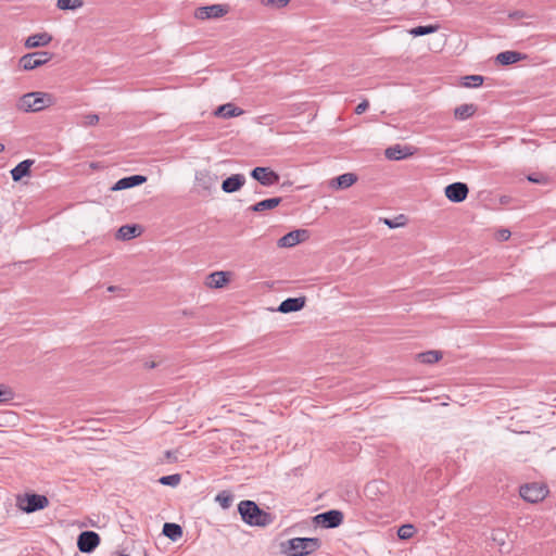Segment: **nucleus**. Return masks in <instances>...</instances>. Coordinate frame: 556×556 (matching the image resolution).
I'll return each instance as SVG.
<instances>
[{
    "mask_svg": "<svg viewBox=\"0 0 556 556\" xmlns=\"http://www.w3.org/2000/svg\"><path fill=\"white\" fill-rule=\"evenodd\" d=\"M290 0H261V3L267 8L281 9L289 4Z\"/></svg>",
    "mask_w": 556,
    "mask_h": 556,
    "instance_id": "72a5a7b5",
    "label": "nucleus"
},
{
    "mask_svg": "<svg viewBox=\"0 0 556 556\" xmlns=\"http://www.w3.org/2000/svg\"><path fill=\"white\" fill-rule=\"evenodd\" d=\"M243 114V110L236 106L232 103H226L223 105H219L216 111L214 112L215 116L223 117V118H231L237 117Z\"/></svg>",
    "mask_w": 556,
    "mask_h": 556,
    "instance_id": "6ab92c4d",
    "label": "nucleus"
},
{
    "mask_svg": "<svg viewBox=\"0 0 556 556\" xmlns=\"http://www.w3.org/2000/svg\"><path fill=\"white\" fill-rule=\"evenodd\" d=\"M245 182V177L242 174H235L226 178L222 184V189L226 193H232L242 188Z\"/></svg>",
    "mask_w": 556,
    "mask_h": 556,
    "instance_id": "2eb2a0df",
    "label": "nucleus"
},
{
    "mask_svg": "<svg viewBox=\"0 0 556 556\" xmlns=\"http://www.w3.org/2000/svg\"><path fill=\"white\" fill-rule=\"evenodd\" d=\"M52 41V36L48 33H38L29 36L25 40V47L27 49H34L38 47H46Z\"/></svg>",
    "mask_w": 556,
    "mask_h": 556,
    "instance_id": "dca6fc26",
    "label": "nucleus"
},
{
    "mask_svg": "<svg viewBox=\"0 0 556 556\" xmlns=\"http://www.w3.org/2000/svg\"><path fill=\"white\" fill-rule=\"evenodd\" d=\"M163 534L172 541H177L182 535V529L177 523L166 522L163 526Z\"/></svg>",
    "mask_w": 556,
    "mask_h": 556,
    "instance_id": "393cba45",
    "label": "nucleus"
},
{
    "mask_svg": "<svg viewBox=\"0 0 556 556\" xmlns=\"http://www.w3.org/2000/svg\"><path fill=\"white\" fill-rule=\"evenodd\" d=\"M281 201H282L281 198L265 199V200H262V201L255 203L250 208L253 212H264V211H268V210H273V208L277 207L281 203Z\"/></svg>",
    "mask_w": 556,
    "mask_h": 556,
    "instance_id": "4be33fe9",
    "label": "nucleus"
},
{
    "mask_svg": "<svg viewBox=\"0 0 556 556\" xmlns=\"http://www.w3.org/2000/svg\"><path fill=\"white\" fill-rule=\"evenodd\" d=\"M477 111L475 104H462L454 110V116L456 119L465 121L471 117Z\"/></svg>",
    "mask_w": 556,
    "mask_h": 556,
    "instance_id": "b1692460",
    "label": "nucleus"
},
{
    "mask_svg": "<svg viewBox=\"0 0 556 556\" xmlns=\"http://www.w3.org/2000/svg\"><path fill=\"white\" fill-rule=\"evenodd\" d=\"M159 481L163 485L176 486L180 482V475L175 473V475L164 476V477L160 478Z\"/></svg>",
    "mask_w": 556,
    "mask_h": 556,
    "instance_id": "2f4dec72",
    "label": "nucleus"
},
{
    "mask_svg": "<svg viewBox=\"0 0 556 556\" xmlns=\"http://www.w3.org/2000/svg\"><path fill=\"white\" fill-rule=\"evenodd\" d=\"M417 357L422 364H434L442 358V354L439 351H427L419 353Z\"/></svg>",
    "mask_w": 556,
    "mask_h": 556,
    "instance_id": "bb28decb",
    "label": "nucleus"
},
{
    "mask_svg": "<svg viewBox=\"0 0 556 556\" xmlns=\"http://www.w3.org/2000/svg\"><path fill=\"white\" fill-rule=\"evenodd\" d=\"M384 223H386L389 227H391V228L395 227V225L393 224V222H391V220H389V219H386V220H384Z\"/></svg>",
    "mask_w": 556,
    "mask_h": 556,
    "instance_id": "37998d69",
    "label": "nucleus"
},
{
    "mask_svg": "<svg viewBox=\"0 0 556 556\" xmlns=\"http://www.w3.org/2000/svg\"><path fill=\"white\" fill-rule=\"evenodd\" d=\"M343 513L340 510L331 509L314 517V521L323 528L331 529L337 528L343 522Z\"/></svg>",
    "mask_w": 556,
    "mask_h": 556,
    "instance_id": "0eeeda50",
    "label": "nucleus"
},
{
    "mask_svg": "<svg viewBox=\"0 0 556 556\" xmlns=\"http://www.w3.org/2000/svg\"><path fill=\"white\" fill-rule=\"evenodd\" d=\"M238 510L242 520L250 526L265 527L273 520L270 514L262 510L253 501H241Z\"/></svg>",
    "mask_w": 556,
    "mask_h": 556,
    "instance_id": "f257e3e1",
    "label": "nucleus"
},
{
    "mask_svg": "<svg viewBox=\"0 0 556 556\" xmlns=\"http://www.w3.org/2000/svg\"><path fill=\"white\" fill-rule=\"evenodd\" d=\"M83 4V0H58L56 7L60 10H76L81 8Z\"/></svg>",
    "mask_w": 556,
    "mask_h": 556,
    "instance_id": "c756f323",
    "label": "nucleus"
},
{
    "mask_svg": "<svg viewBox=\"0 0 556 556\" xmlns=\"http://www.w3.org/2000/svg\"><path fill=\"white\" fill-rule=\"evenodd\" d=\"M54 103L53 97L46 92H29L22 96L16 104L23 112H39Z\"/></svg>",
    "mask_w": 556,
    "mask_h": 556,
    "instance_id": "f03ea898",
    "label": "nucleus"
},
{
    "mask_svg": "<svg viewBox=\"0 0 556 556\" xmlns=\"http://www.w3.org/2000/svg\"><path fill=\"white\" fill-rule=\"evenodd\" d=\"M527 56L517 51H504L496 55V61L502 65H510L525 60Z\"/></svg>",
    "mask_w": 556,
    "mask_h": 556,
    "instance_id": "aec40b11",
    "label": "nucleus"
},
{
    "mask_svg": "<svg viewBox=\"0 0 556 556\" xmlns=\"http://www.w3.org/2000/svg\"><path fill=\"white\" fill-rule=\"evenodd\" d=\"M508 16L510 18L517 20V18L526 17L527 14L523 11H514V12L509 13Z\"/></svg>",
    "mask_w": 556,
    "mask_h": 556,
    "instance_id": "ea45409f",
    "label": "nucleus"
},
{
    "mask_svg": "<svg viewBox=\"0 0 556 556\" xmlns=\"http://www.w3.org/2000/svg\"><path fill=\"white\" fill-rule=\"evenodd\" d=\"M100 544V536L94 531H84L78 535L77 546L83 553H91Z\"/></svg>",
    "mask_w": 556,
    "mask_h": 556,
    "instance_id": "1a4fd4ad",
    "label": "nucleus"
},
{
    "mask_svg": "<svg viewBox=\"0 0 556 556\" xmlns=\"http://www.w3.org/2000/svg\"><path fill=\"white\" fill-rule=\"evenodd\" d=\"M415 528L413 525H403L397 530V535L402 540H408L414 535Z\"/></svg>",
    "mask_w": 556,
    "mask_h": 556,
    "instance_id": "7c9ffc66",
    "label": "nucleus"
},
{
    "mask_svg": "<svg viewBox=\"0 0 556 556\" xmlns=\"http://www.w3.org/2000/svg\"><path fill=\"white\" fill-rule=\"evenodd\" d=\"M228 7L224 4H211L200 7L194 11V17L198 20L219 18L228 13Z\"/></svg>",
    "mask_w": 556,
    "mask_h": 556,
    "instance_id": "6e6552de",
    "label": "nucleus"
},
{
    "mask_svg": "<svg viewBox=\"0 0 556 556\" xmlns=\"http://www.w3.org/2000/svg\"><path fill=\"white\" fill-rule=\"evenodd\" d=\"M165 456L169 460L170 459H176V457L174 456V452H172V451H166Z\"/></svg>",
    "mask_w": 556,
    "mask_h": 556,
    "instance_id": "a19ab883",
    "label": "nucleus"
},
{
    "mask_svg": "<svg viewBox=\"0 0 556 556\" xmlns=\"http://www.w3.org/2000/svg\"><path fill=\"white\" fill-rule=\"evenodd\" d=\"M462 85L467 88H477L483 84V76L481 75H468L462 78Z\"/></svg>",
    "mask_w": 556,
    "mask_h": 556,
    "instance_id": "c85d7f7f",
    "label": "nucleus"
},
{
    "mask_svg": "<svg viewBox=\"0 0 556 556\" xmlns=\"http://www.w3.org/2000/svg\"><path fill=\"white\" fill-rule=\"evenodd\" d=\"M34 164V160H25L20 162L12 170V179L20 181L23 177L27 176L30 172V167Z\"/></svg>",
    "mask_w": 556,
    "mask_h": 556,
    "instance_id": "412c9836",
    "label": "nucleus"
},
{
    "mask_svg": "<svg viewBox=\"0 0 556 556\" xmlns=\"http://www.w3.org/2000/svg\"><path fill=\"white\" fill-rule=\"evenodd\" d=\"M305 306V298H288L282 301L278 307V312L287 314L299 312Z\"/></svg>",
    "mask_w": 556,
    "mask_h": 556,
    "instance_id": "4468645a",
    "label": "nucleus"
},
{
    "mask_svg": "<svg viewBox=\"0 0 556 556\" xmlns=\"http://www.w3.org/2000/svg\"><path fill=\"white\" fill-rule=\"evenodd\" d=\"M16 506L21 510L31 514L47 508L49 506V500L47 496L40 494H24L16 497Z\"/></svg>",
    "mask_w": 556,
    "mask_h": 556,
    "instance_id": "20e7f679",
    "label": "nucleus"
},
{
    "mask_svg": "<svg viewBox=\"0 0 556 556\" xmlns=\"http://www.w3.org/2000/svg\"><path fill=\"white\" fill-rule=\"evenodd\" d=\"M51 58L52 53L48 51L28 53L20 59V66L24 71H31L48 63L51 60Z\"/></svg>",
    "mask_w": 556,
    "mask_h": 556,
    "instance_id": "423d86ee",
    "label": "nucleus"
},
{
    "mask_svg": "<svg viewBox=\"0 0 556 556\" xmlns=\"http://www.w3.org/2000/svg\"><path fill=\"white\" fill-rule=\"evenodd\" d=\"M357 181V176L353 173H345L330 181L333 189H346Z\"/></svg>",
    "mask_w": 556,
    "mask_h": 556,
    "instance_id": "a211bd4d",
    "label": "nucleus"
},
{
    "mask_svg": "<svg viewBox=\"0 0 556 556\" xmlns=\"http://www.w3.org/2000/svg\"><path fill=\"white\" fill-rule=\"evenodd\" d=\"M519 494L525 501L534 504L543 501L547 496L548 490L543 484L529 483L520 486Z\"/></svg>",
    "mask_w": 556,
    "mask_h": 556,
    "instance_id": "39448f33",
    "label": "nucleus"
},
{
    "mask_svg": "<svg viewBox=\"0 0 556 556\" xmlns=\"http://www.w3.org/2000/svg\"><path fill=\"white\" fill-rule=\"evenodd\" d=\"M118 556H129V555H127V554H119Z\"/></svg>",
    "mask_w": 556,
    "mask_h": 556,
    "instance_id": "a18cd8bd",
    "label": "nucleus"
},
{
    "mask_svg": "<svg viewBox=\"0 0 556 556\" xmlns=\"http://www.w3.org/2000/svg\"><path fill=\"white\" fill-rule=\"evenodd\" d=\"M216 502H218L220 504V506L223 508H228L230 507L231 503H232V496L231 494L227 493V492H220L216 495Z\"/></svg>",
    "mask_w": 556,
    "mask_h": 556,
    "instance_id": "473e14b6",
    "label": "nucleus"
},
{
    "mask_svg": "<svg viewBox=\"0 0 556 556\" xmlns=\"http://www.w3.org/2000/svg\"><path fill=\"white\" fill-rule=\"evenodd\" d=\"M440 28L439 25H424V26H417L409 30V34L414 37L418 36H425L432 33H435Z\"/></svg>",
    "mask_w": 556,
    "mask_h": 556,
    "instance_id": "cd10ccee",
    "label": "nucleus"
},
{
    "mask_svg": "<svg viewBox=\"0 0 556 556\" xmlns=\"http://www.w3.org/2000/svg\"><path fill=\"white\" fill-rule=\"evenodd\" d=\"M146 367L147 368H154V367H156V363L155 362H147L146 363Z\"/></svg>",
    "mask_w": 556,
    "mask_h": 556,
    "instance_id": "79ce46f5",
    "label": "nucleus"
},
{
    "mask_svg": "<svg viewBox=\"0 0 556 556\" xmlns=\"http://www.w3.org/2000/svg\"><path fill=\"white\" fill-rule=\"evenodd\" d=\"M469 189L464 182H453L445 187V197L454 203H460L466 200Z\"/></svg>",
    "mask_w": 556,
    "mask_h": 556,
    "instance_id": "9b49d317",
    "label": "nucleus"
},
{
    "mask_svg": "<svg viewBox=\"0 0 556 556\" xmlns=\"http://www.w3.org/2000/svg\"><path fill=\"white\" fill-rule=\"evenodd\" d=\"M140 233L139 227L124 225L117 231V238L122 240H130Z\"/></svg>",
    "mask_w": 556,
    "mask_h": 556,
    "instance_id": "a878e982",
    "label": "nucleus"
},
{
    "mask_svg": "<svg viewBox=\"0 0 556 556\" xmlns=\"http://www.w3.org/2000/svg\"><path fill=\"white\" fill-rule=\"evenodd\" d=\"M147 181V177L142 175H132L128 177H124L115 182V185L111 188L112 191L125 190L128 188H132L139 185H142Z\"/></svg>",
    "mask_w": 556,
    "mask_h": 556,
    "instance_id": "ddd939ff",
    "label": "nucleus"
},
{
    "mask_svg": "<svg viewBox=\"0 0 556 556\" xmlns=\"http://www.w3.org/2000/svg\"><path fill=\"white\" fill-rule=\"evenodd\" d=\"M14 393L10 387L0 384V403L13 400Z\"/></svg>",
    "mask_w": 556,
    "mask_h": 556,
    "instance_id": "f704fd0d",
    "label": "nucleus"
},
{
    "mask_svg": "<svg viewBox=\"0 0 556 556\" xmlns=\"http://www.w3.org/2000/svg\"><path fill=\"white\" fill-rule=\"evenodd\" d=\"M510 237V231L508 229H501L497 232V238L502 241L508 240Z\"/></svg>",
    "mask_w": 556,
    "mask_h": 556,
    "instance_id": "4c0bfd02",
    "label": "nucleus"
},
{
    "mask_svg": "<svg viewBox=\"0 0 556 556\" xmlns=\"http://www.w3.org/2000/svg\"><path fill=\"white\" fill-rule=\"evenodd\" d=\"M251 176L263 186H273L278 184L279 175L269 167H255L251 172Z\"/></svg>",
    "mask_w": 556,
    "mask_h": 556,
    "instance_id": "9d476101",
    "label": "nucleus"
},
{
    "mask_svg": "<svg viewBox=\"0 0 556 556\" xmlns=\"http://www.w3.org/2000/svg\"><path fill=\"white\" fill-rule=\"evenodd\" d=\"M308 238V231L306 229H298L288 232L278 240L279 248H292Z\"/></svg>",
    "mask_w": 556,
    "mask_h": 556,
    "instance_id": "f8f14e48",
    "label": "nucleus"
},
{
    "mask_svg": "<svg viewBox=\"0 0 556 556\" xmlns=\"http://www.w3.org/2000/svg\"><path fill=\"white\" fill-rule=\"evenodd\" d=\"M321 542L317 538H293L287 542L285 553L289 556H307L317 551Z\"/></svg>",
    "mask_w": 556,
    "mask_h": 556,
    "instance_id": "7ed1b4c3",
    "label": "nucleus"
},
{
    "mask_svg": "<svg viewBox=\"0 0 556 556\" xmlns=\"http://www.w3.org/2000/svg\"><path fill=\"white\" fill-rule=\"evenodd\" d=\"M4 150V146L2 143H0V152H2Z\"/></svg>",
    "mask_w": 556,
    "mask_h": 556,
    "instance_id": "c03bdc74",
    "label": "nucleus"
},
{
    "mask_svg": "<svg viewBox=\"0 0 556 556\" xmlns=\"http://www.w3.org/2000/svg\"><path fill=\"white\" fill-rule=\"evenodd\" d=\"M384 155L389 160L399 161L413 155V151L410 147H402L400 144H395L388 148L384 152Z\"/></svg>",
    "mask_w": 556,
    "mask_h": 556,
    "instance_id": "f3484780",
    "label": "nucleus"
},
{
    "mask_svg": "<svg viewBox=\"0 0 556 556\" xmlns=\"http://www.w3.org/2000/svg\"><path fill=\"white\" fill-rule=\"evenodd\" d=\"M228 282V276L225 271H215L207 277L210 288H223Z\"/></svg>",
    "mask_w": 556,
    "mask_h": 556,
    "instance_id": "5701e85b",
    "label": "nucleus"
},
{
    "mask_svg": "<svg viewBox=\"0 0 556 556\" xmlns=\"http://www.w3.org/2000/svg\"><path fill=\"white\" fill-rule=\"evenodd\" d=\"M85 121L83 123L84 126H93L98 124L99 122V115L97 114H88L85 117Z\"/></svg>",
    "mask_w": 556,
    "mask_h": 556,
    "instance_id": "c9c22d12",
    "label": "nucleus"
},
{
    "mask_svg": "<svg viewBox=\"0 0 556 556\" xmlns=\"http://www.w3.org/2000/svg\"><path fill=\"white\" fill-rule=\"evenodd\" d=\"M378 482L377 481H372V482H369L366 488H365V491L366 493H372L375 490H378Z\"/></svg>",
    "mask_w": 556,
    "mask_h": 556,
    "instance_id": "58836bf2",
    "label": "nucleus"
},
{
    "mask_svg": "<svg viewBox=\"0 0 556 556\" xmlns=\"http://www.w3.org/2000/svg\"><path fill=\"white\" fill-rule=\"evenodd\" d=\"M369 106V103L367 100H364L362 101L356 108H355V113L357 115L359 114H363Z\"/></svg>",
    "mask_w": 556,
    "mask_h": 556,
    "instance_id": "e433bc0d",
    "label": "nucleus"
}]
</instances>
